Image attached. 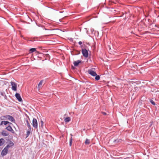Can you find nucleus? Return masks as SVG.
Masks as SVG:
<instances>
[{
  "instance_id": "412c9836",
  "label": "nucleus",
  "mask_w": 159,
  "mask_h": 159,
  "mask_svg": "<svg viewBox=\"0 0 159 159\" xmlns=\"http://www.w3.org/2000/svg\"><path fill=\"white\" fill-rule=\"evenodd\" d=\"M95 80L98 81L100 79V76L99 75H97H97L96 76H95Z\"/></svg>"
},
{
  "instance_id": "4468645a",
  "label": "nucleus",
  "mask_w": 159,
  "mask_h": 159,
  "mask_svg": "<svg viewBox=\"0 0 159 159\" xmlns=\"http://www.w3.org/2000/svg\"><path fill=\"white\" fill-rule=\"evenodd\" d=\"M8 123H10L11 124V123H10L7 121H2L0 125H2L3 124H4V125H6Z\"/></svg>"
},
{
  "instance_id": "a878e982",
  "label": "nucleus",
  "mask_w": 159,
  "mask_h": 159,
  "mask_svg": "<svg viewBox=\"0 0 159 159\" xmlns=\"http://www.w3.org/2000/svg\"><path fill=\"white\" fill-rule=\"evenodd\" d=\"M6 116H3L1 117V119L2 120H5L7 119Z\"/></svg>"
},
{
  "instance_id": "f704fd0d",
  "label": "nucleus",
  "mask_w": 159,
  "mask_h": 159,
  "mask_svg": "<svg viewBox=\"0 0 159 159\" xmlns=\"http://www.w3.org/2000/svg\"><path fill=\"white\" fill-rule=\"evenodd\" d=\"M151 25V24L149 23V25Z\"/></svg>"
},
{
  "instance_id": "9d476101",
  "label": "nucleus",
  "mask_w": 159,
  "mask_h": 159,
  "mask_svg": "<svg viewBox=\"0 0 159 159\" xmlns=\"http://www.w3.org/2000/svg\"><path fill=\"white\" fill-rule=\"evenodd\" d=\"M122 141V140L121 139H115L113 141V143L116 144L119 142H120L121 141Z\"/></svg>"
},
{
  "instance_id": "bb28decb",
  "label": "nucleus",
  "mask_w": 159,
  "mask_h": 159,
  "mask_svg": "<svg viewBox=\"0 0 159 159\" xmlns=\"http://www.w3.org/2000/svg\"><path fill=\"white\" fill-rule=\"evenodd\" d=\"M55 44V42L50 39V44Z\"/></svg>"
},
{
  "instance_id": "cd10ccee",
  "label": "nucleus",
  "mask_w": 159,
  "mask_h": 159,
  "mask_svg": "<svg viewBox=\"0 0 159 159\" xmlns=\"http://www.w3.org/2000/svg\"><path fill=\"white\" fill-rule=\"evenodd\" d=\"M102 113L104 115H107V113L105 112H102Z\"/></svg>"
},
{
  "instance_id": "2eb2a0df",
  "label": "nucleus",
  "mask_w": 159,
  "mask_h": 159,
  "mask_svg": "<svg viewBox=\"0 0 159 159\" xmlns=\"http://www.w3.org/2000/svg\"><path fill=\"white\" fill-rule=\"evenodd\" d=\"M57 29H50V35H53L55 34V33H54L53 32L55 30H57Z\"/></svg>"
},
{
  "instance_id": "aec40b11",
  "label": "nucleus",
  "mask_w": 159,
  "mask_h": 159,
  "mask_svg": "<svg viewBox=\"0 0 159 159\" xmlns=\"http://www.w3.org/2000/svg\"><path fill=\"white\" fill-rule=\"evenodd\" d=\"M70 120V118L69 117H67L65 119V121L66 122H69Z\"/></svg>"
},
{
  "instance_id": "4be33fe9",
  "label": "nucleus",
  "mask_w": 159,
  "mask_h": 159,
  "mask_svg": "<svg viewBox=\"0 0 159 159\" xmlns=\"http://www.w3.org/2000/svg\"><path fill=\"white\" fill-rule=\"evenodd\" d=\"M85 143L86 144H89L90 143V140L87 139L85 141Z\"/></svg>"
},
{
  "instance_id": "c85d7f7f",
  "label": "nucleus",
  "mask_w": 159,
  "mask_h": 159,
  "mask_svg": "<svg viewBox=\"0 0 159 159\" xmlns=\"http://www.w3.org/2000/svg\"><path fill=\"white\" fill-rule=\"evenodd\" d=\"M78 43L79 45H81L82 44V42L81 41H80Z\"/></svg>"
},
{
  "instance_id": "423d86ee",
  "label": "nucleus",
  "mask_w": 159,
  "mask_h": 159,
  "mask_svg": "<svg viewBox=\"0 0 159 159\" xmlns=\"http://www.w3.org/2000/svg\"><path fill=\"white\" fill-rule=\"evenodd\" d=\"M88 73L94 77L97 75V73L95 71L91 70H88Z\"/></svg>"
},
{
  "instance_id": "1a4fd4ad",
  "label": "nucleus",
  "mask_w": 159,
  "mask_h": 159,
  "mask_svg": "<svg viewBox=\"0 0 159 159\" xmlns=\"http://www.w3.org/2000/svg\"><path fill=\"white\" fill-rule=\"evenodd\" d=\"M81 61L78 60L77 61H74L73 62V64H74V66H77L81 62Z\"/></svg>"
},
{
  "instance_id": "f257e3e1",
  "label": "nucleus",
  "mask_w": 159,
  "mask_h": 159,
  "mask_svg": "<svg viewBox=\"0 0 159 159\" xmlns=\"http://www.w3.org/2000/svg\"><path fill=\"white\" fill-rule=\"evenodd\" d=\"M82 53L83 56L87 58L89 56V52L85 48H82Z\"/></svg>"
},
{
  "instance_id": "f8f14e48",
  "label": "nucleus",
  "mask_w": 159,
  "mask_h": 159,
  "mask_svg": "<svg viewBox=\"0 0 159 159\" xmlns=\"http://www.w3.org/2000/svg\"><path fill=\"white\" fill-rule=\"evenodd\" d=\"M13 145L14 143H13L11 142L9 144H8L7 145V146L5 147V148L8 149V148H9L13 146Z\"/></svg>"
},
{
  "instance_id": "ddd939ff",
  "label": "nucleus",
  "mask_w": 159,
  "mask_h": 159,
  "mask_svg": "<svg viewBox=\"0 0 159 159\" xmlns=\"http://www.w3.org/2000/svg\"><path fill=\"white\" fill-rule=\"evenodd\" d=\"M31 131V129H29L26 132V138L28 137L30 135V132Z\"/></svg>"
},
{
  "instance_id": "6ab92c4d",
  "label": "nucleus",
  "mask_w": 159,
  "mask_h": 159,
  "mask_svg": "<svg viewBox=\"0 0 159 159\" xmlns=\"http://www.w3.org/2000/svg\"><path fill=\"white\" fill-rule=\"evenodd\" d=\"M71 136V137L70 139V143H69V145L70 146H71L72 145V134H70Z\"/></svg>"
},
{
  "instance_id": "9b49d317",
  "label": "nucleus",
  "mask_w": 159,
  "mask_h": 159,
  "mask_svg": "<svg viewBox=\"0 0 159 159\" xmlns=\"http://www.w3.org/2000/svg\"><path fill=\"white\" fill-rule=\"evenodd\" d=\"M5 142V141L4 139L2 138L1 139H0V146H1L3 144H4Z\"/></svg>"
},
{
  "instance_id": "39448f33",
  "label": "nucleus",
  "mask_w": 159,
  "mask_h": 159,
  "mask_svg": "<svg viewBox=\"0 0 159 159\" xmlns=\"http://www.w3.org/2000/svg\"><path fill=\"white\" fill-rule=\"evenodd\" d=\"M15 97L20 102H22V98L20 95L18 93H16L15 94Z\"/></svg>"
},
{
  "instance_id": "c756f323",
  "label": "nucleus",
  "mask_w": 159,
  "mask_h": 159,
  "mask_svg": "<svg viewBox=\"0 0 159 159\" xmlns=\"http://www.w3.org/2000/svg\"><path fill=\"white\" fill-rule=\"evenodd\" d=\"M75 67H74L73 66H72V69H75Z\"/></svg>"
},
{
  "instance_id": "c9c22d12",
  "label": "nucleus",
  "mask_w": 159,
  "mask_h": 159,
  "mask_svg": "<svg viewBox=\"0 0 159 159\" xmlns=\"http://www.w3.org/2000/svg\"><path fill=\"white\" fill-rule=\"evenodd\" d=\"M42 124L43 125V122L42 121Z\"/></svg>"
},
{
  "instance_id": "7c9ffc66",
  "label": "nucleus",
  "mask_w": 159,
  "mask_h": 159,
  "mask_svg": "<svg viewBox=\"0 0 159 159\" xmlns=\"http://www.w3.org/2000/svg\"><path fill=\"white\" fill-rule=\"evenodd\" d=\"M124 159H129V157H127L124 158Z\"/></svg>"
},
{
  "instance_id": "2f4dec72",
  "label": "nucleus",
  "mask_w": 159,
  "mask_h": 159,
  "mask_svg": "<svg viewBox=\"0 0 159 159\" xmlns=\"http://www.w3.org/2000/svg\"><path fill=\"white\" fill-rule=\"evenodd\" d=\"M148 21L149 23L150 22V21H151V20L150 19H148Z\"/></svg>"
},
{
  "instance_id": "dca6fc26",
  "label": "nucleus",
  "mask_w": 159,
  "mask_h": 159,
  "mask_svg": "<svg viewBox=\"0 0 159 159\" xmlns=\"http://www.w3.org/2000/svg\"><path fill=\"white\" fill-rule=\"evenodd\" d=\"M26 122L27 126L28 127V129H31V126L30 125V123H29V121L27 120H26Z\"/></svg>"
},
{
  "instance_id": "6e6552de",
  "label": "nucleus",
  "mask_w": 159,
  "mask_h": 159,
  "mask_svg": "<svg viewBox=\"0 0 159 159\" xmlns=\"http://www.w3.org/2000/svg\"><path fill=\"white\" fill-rule=\"evenodd\" d=\"M43 80H41L39 83L38 86V90L40 89L43 86Z\"/></svg>"
},
{
  "instance_id": "20e7f679",
  "label": "nucleus",
  "mask_w": 159,
  "mask_h": 159,
  "mask_svg": "<svg viewBox=\"0 0 159 159\" xmlns=\"http://www.w3.org/2000/svg\"><path fill=\"white\" fill-rule=\"evenodd\" d=\"M8 149L5 148H4V149L2 150L1 155L2 156H3L5 155H6L8 152Z\"/></svg>"
},
{
  "instance_id": "72a5a7b5",
  "label": "nucleus",
  "mask_w": 159,
  "mask_h": 159,
  "mask_svg": "<svg viewBox=\"0 0 159 159\" xmlns=\"http://www.w3.org/2000/svg\"><path fill=\"white\" fill-rule=\"evenodd\" d=\"M50 26L51 25H52V22H51V21H50Z\"/></svg>"
},
{
  "instance_id": "0eeeda50",
  "label": "nucleus",
  "mask_w": 159,
  "mask_h": 159,
  "mask_svg": "<svg viewBox=\"0 0 159 159\" xmlns=\"http://www.w3.org/2000/svg\"><path fill=\"white\" fill-rule=\"evenodd\" d=\"M6 117L8 120L12 122H14L15 121V120L13 117L10 115H7Z\"/></svg>"
},
{
  "instance_id": "473e14b6",
  "label": "nucleus",
  "mask_w": 159,
  "mask_h": 159,
  "mask_svg": "<svg viewBox=\"0 0 159 159\" xmlns=\"http://www.w3.org/2000/svg\"><path fill=\"white\" fill-rule=\"evenodd\" d=\"M152 124H151L150 125H149V127H151V126H152Z\"/></svg>"
},
{
  "instance_id": "393cba45",
  "label": "nucleus",
  "mask_w": 159,
  "mask_h": 159,
  "mask_svg": "<svg viewBox=\"0 0 159 159\" xmlns=\"http://www.w3.org/2000/svg\"><path fill=\"white\" fill-rule=\"evenodd\" d=\"M50 141H51V142L52 143V142L54 141V139L52 137V136L51 135H50ZM53 143H55L53 142Z\"/></svg>"
},
{
  "instance_id": "b1692460",
  "label": "nucleus",
  "mask_w": 159,
  "mask_h": 159,
  "mask_svg": "<svg viewBox=\"0 0 159 159\" xmlns=\"http://www.w3.org/2000/svg\"><path fill=\"white\" fill-rule=\"evenodd\" d=\"M150 102H151V103L153 105H156V104L151 99L150 100Z\"/></svg>"
},
{
  "instance_id": "7ed1b4c3",
  "label": "nucleus",
  "mask_w": 159,
  "mask_h": 159,
  "mask_svg": "<svg viewBox=\"0 0 159 159\" xmlns=\"http://www.w3.org/2000/svg\"><path fill=\"white\" fill-rule=\"evenodd\" d=\"M32 125L34 127L37 129L38 127V123L37 120L36 119L34 118L33 120Z\"/></svg>"
},
{
  "instance_id": "5701e85b",
  "label": "nucleus",
  "mask_w": 159,
  "mask_h": 159,
  "mask_svg": "<svg viewBox=\"0 0 159 159\" xmlns=\"http://www.w3.org/2000/svg\"><path fill=\"white\" fill-rule=\"evenodd\" d=\"M36 50V49L35 48H32L30 50V53H32L34 52Z\"/></svg>"
},
{
  "instance_id": "f03ea898",
  "label": "nucleus",
  "mask_w": 159,
  "mask_h": 159,
  "mask_svg": "<svg viewBox=\"0 0 159 159\" xmlns=\"http://www.w3.org/2000/svg\"><path fill=\"white\" fill-rule=\"evenodd\" d=\"M10 83L12 86V89L13 91H16L17 90V84L15 82L13 81H11Z\"/></svg>"
},
{
  "instance_id": "f3484780",
  "label": "nucleus",
  "mask_w": 159,
  "mask_h": 159,
  "mask_svg": "<svg viewBox=\"0 0 159 159\" xmlns=\"http://www.w3.org/2000/svg\"><path fill=\"white\" fill-rule=\"evenodd\" d=\"M6 129L9 131H13L12 127L10 125H9L7 127Z\"/></svg>"
},
{
  "instance_id": "a211bd4d",
  "label": "nucleus",
  "mask_w": 159,
  "mask_h": 159,
  "mask_svg": "<svg viewBox=\"0 0 159 159\" xmlns=\"http://www.w3.org/2000/svg\"><path fill=\"white\" fill-rule=\"evenodd\" d=\"M2 134L4 136H7L8 135V134L5 131H3L2 132Z\"/></svg>"
}]
</instances>
